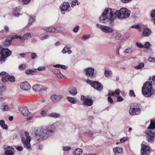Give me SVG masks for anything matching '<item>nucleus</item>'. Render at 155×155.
<instances>
[{"mask_svg":"<svg viewBox=\"0 0 155 155\" xmlns=\"http://www.w3.org/2000/svg\"><path fill=\"white\" fill-rule=\"evenodd\" d=\"M130 14V11L125 8H121L119 11L107 8L100 16L99 20L105 23L109 21H113L116 18L120 19L126 18L129 17Z\"/></svg>","mask_w":155,"mask_h":155,"instance_id":"f257e3e1","label":"nucleus"},{"mask_svg":"<svg viewBox=\"0 0 155 155\" xmlns=\"http://www.w3.org/2000/svg\"><path fill=\"white\" fill-rule=\"evenodd\" d=\"M55 129L56 127L53 124L41 127L36 130L35 138L38 141L47 140L54 134Z\"/></svg>","mask_w":155,"mask_h":155,"instance_id":"f03ea898","label":"nucleus"},{"mask_svg":"<svg viewBox=\"0 0 155 155\" xmlns=\"http://www.w3.org/2000/svg\"><path fill=\"white\" fill-rule=\"evenodd\" d=\"M150 80L143 84L142 89V94L147 97L155 94V76L150 77Z\"/></svg>","mask_w":155,"mask_h":155,"instance_id":"7ed1b4c3","label":"nucleus"},{"mask_svg":"<svg viewBox=\"0 0 155 155\" xmlns=\"http://www.w3.org/2000/svg\"><path fill=\"white\" fill-rule=\"evenodd\" d=\"M25 134L26 138L22 137L21 138V142L23 144L24 147L27 150L30 151L31 149L30 143L31 138L29 135V134L28 132H25Z\"/></svg>","mask_w":155,"mask_h":155,"instance_id":"20e7f679","label":"nucleus"},{"mask_svg":"<svg viewBox=\"0 0 155 155\" xmlns=\"http://www.w3.org/2000/svg\"><path fill=\"white\" fill-rule=\"evenodd\" d=\"M140 105L139 104L136 103H133L131 104L129 112L131 115L139 114L140 111Z\"/></svg>","mask_w":155,"mask_h":155,"instance_id":"39448f33","label":"nucleus"},{"mask_svg":"<svg viewBox=\"0 0 155 155\" xmlns=\"http://www.w3.org/2000/svg\"><path fill=\"white\" fill-rule=\"evenodd\" d=\"M86 82L90 84L92 87L98 91H101L103 89V85L98 81H92L90 80H87Z\"/></svg>","mask_w":155,"mask_h":155,"instance_id":"423d86ee","label":"nucleus"},{"mask_svg":"<svg viewBox=\"0 0 155 155\" xmlns=\"http://www.w3.org/2000/svg\"><path fill=\"white\" fill-rule=\"evenodd\" d=\"M70 5L68 2H65L62 3L60 6V9L61 10V13L63 14H65V12H69L70 10L69 8Z\"/></svg>","mask_w":155,"mask_h":155,"instance_id":"0eeeda50","label":"nucleus"},{"mask_svg":"<svg viewBox=\"0 0 155 155\" xmlns=\"http://www.w3.org/2000/svg\"><path fill=\"white\" fill-rule=\"evenodd\" d=\"M150 149V148L148 146L145 145L144 142H143L141 144V155H148Z\"/></svg>","mask_w":155,"mask_h":155,"instance_id":"6e6552de","label":"nucleus"},{"mask_svg":"<svg viewBox=\"0 0 155 155\" xmlns=\"http://www.w3.org/2000/svg\"><path fill=\"white\" fill-rule=\"evenodd\" d=\"M64 96L61 94H52L50 97V99L54 102H58L63 99Z\"/></svg>","mask_w":155,"mask_h":155,"instance_id":"1a4fd4ad","label":"nucleus"},{"mask_svg":"<svg viewBox=\"0 0 155 155\" xmlns=\"http://www.w3.org/2000/svg\"><path fill=\"white\" fill-rule=\"evenodd\" d=\"M61 30H59L58 29L56 28L55 27L53 26H50L44 29L47 32L52 33H57L60 31H62L64 30V29L63 27H60Z\"/></svg>","mask_w":155,"mask_h":155,"instance_id":"9d476101","label":"nucleus"},{"mask_svg":"<svg viewBox=\"0 0 155 155\" xmlns=\"http://www.w3.org/2000/svg\"><path fill=\"white\" fill-rule=\"evenodd\" d=\"M87 76L91 78L94 77V69L93 67H88L84 69Z\"/></svg>","mask_w":155,"mask_h":155,"instance_id":"9b49d317","label":"nucleus"},{"mask_svg":"<svg viewBox=\"0 0 155 155\" xmlns=\"http://www.w3.org/2000/svg\"><path fill=\"white\" fill-rule=\"evenodd\" d=\"M145 133L147 136V139L148 140L151 142H153L155 138V134L151 131L148 130L146 131Z\"/></svg>","mask_w":155,"mask_h":155,"instance_id":"f8f14e48","label":"nucleus"},{"mask_svg":"<svg viewBox=\"0 0 155 155\" xmlns=\"http://www.w3.org/2000/svg\"><path fill=\"white\" fill-rule=\"evenodd\" d=\"M12 54V51L8 49L5 48H2L1 51V55H2L5 58L10 56Z\"/></svg>","mask_w":155,"mask_h":155,"instance_id":"ddd939ff","label":"nucleus"},{"mask_svg":"<svg viewBox=\"0 0 155 155\" xmlns=\"http://www.w3.org/2000/svg\"><path fill=\"white\" fill-rule=\"evenodd\" d=\"M81 100L84 101L83 104L84 105L90 106L93 104V101L92 100L86 98L84 96H81Z\"/></svg>","mask_w":155,"mask_h":155,"instance_id":"4468645a","label":"nucleus"},{"mask_svg":"<svg viewBox=\"0 0 155 155\" xmlns=\"http://www.w3.org/2000/svg\"><path fill=\"white\" fill-rule=\"evenodd\" d=\"M4 149L5 150V153L6 155H13L14 153L13 152L14 150V149L12 147L5 146Z\"/></svg>","mask_w":155,"mask_h":155,"instance_id":"2eb2a0df","label":"nucleus"},{"mask_svg":"<svg viewBox=\"0 0 155 155\" xmlns=\"http://www.w3.org/2000/svg\"><path fill=\"white\" fill-rule=\"evenodd\" d=\"M20 87L22 89L25 91H28L30 88V84L26 81L21 83L20 84Z\"/></svg>","mask_w":155,"mask_h":155,"instance_id":"dca6fc26","label":"nucleus"},{"mask_svg":"<svg viewBox=\"0 0 155 155\" xmlns=\"http://www.w3.org/2000/svg\"><path fill=\"white\" fill-rule=\"evenodd\" d=\"M19 110L21 114L24 116H27L31 114L30 112L26 107H23L20 108Z\"/></svg>","mask_w":155,"mask_h":155,"instance_id":"f3484780","label":"nucleus"},{"mask_svg":"<svg viewBox=\"0 0 155 155\" xmlns=\"http://www.w3.org/2000/svg\"><path fill=\"white\" fill-rule=\"evenodd\" d=\"M113 151L115 155H121L123 153V149L122 147H115L113 148Z\"/></svg>","mask_w":155,"mask_h":155,"instance_id":"a211bd4d","label":"nucleus"},{"mask_svg":"<svg viewBox=\"0 0 155 155\" xmlns=\"http://www.w3.org/2000/svg\"><path fill=\"white\" fill-rule=\"evenodd\" d=\"M151 30L147 28H144L143 30V32L141 35L143 37H148L151 34Z\"/></svg>","mask_w":155,"mask_h":155,"instance_id":"6ab92c4d","label":"nucleus"},{"mask_svg":"<svg viewBox=\"0 0 155 155\" xmlns=\"http://www.w3.org/2000/svg\"><path fill=\"white\" fill-rule=\"evenodd\" d=\"M8 74L5 71H2L0 73V78L3 82H5L7 81V78Z\"/></svg>","mask_w":155,"mask_h":155,"instance_id":"aec40b11","label":"nucleus"},{"mask_svg":"<svg viewBox=\"0 0 155 155\" xmlns=\"http://www.w3.org/2000/svg\"><path fill=\"white\" fill-rule=\"evenodd\" d=\"M102 28V29L101 31L105 33H110L113 32L114 31V30L113 28L109 26L103 25Z\"/></svg>","mask_w":155,"mask_h":155,"instance_id":"412c9836","label":"nucleus"},{"mask_svg":"<svg viewBox=\"0 0 155 155\" xmlns=\"http://www.w3.org/2000/svg\"><path fill=\"white\" fill-rule=\"evenodd\" d=\"M52 72L55 74L58 78H61L64 75L61 74L60 71L58 69H54L52 71Z\"/></svg>","mask_w":155,"mask_h":155,"instance_id":"4be33fe9","label":"nucleus"},{"mask_svg":"<svg viewBox=\"0 0 155 155\" xmlns=\"http://www.w3.org/2000/svg\"><path fill=\"white\" fill-rule=\"evenodd\" d=\"M69 94H71L72 96H75L77 94V91L76 89L73 87H70L68 91Z\"/></svg>","mask_w":155,"mask_h":155,"instance_id":"5701e85b","label":"nucleus"},{"mask_svg":"<svg viewBox=\"0 0 155 155\" xmlns=\"http://www.w3.org/2000/svg\"><path fill=\"white\" fill-rule=\"evenodd\" d=\"M0 108L3 111H8L10 109V108L8 107V104L5 103H3L2 104Z\"/></svg>","mask_w":155,"mask_h":155,"instance_id":"b1692460","label":"nucleus"},{"mask_svg":"<svg viewBox=\"0 0 155 155\" xmlns=\"http://www.w3.org/2000/svg\"><path fill=\"white\" fill-rule=\"evenodd\" d=\"M48 116L51 118H59L61 117V115L59 113L52 112L48 114Z\"/></svg>","mask_w":155,"mask_h":155,"instance_id":"393cba45","label":"nucleus"},{"mask_svg":"<svg viewBox=\"0 0 155 155\" xmlns=\"http://www.w3.org/2000/svg\"><path fill=\"white\" fill-rule=\"evenodd\" d=\"M35 19V18L34 16L29 15V18L28 19V23L27 26V27H28L32 24Z\"/></svg>","mask_w":155,"mask_h":155,"instance_id":"a878e982","label":"nucleus"},{"mask_svg":"<svg viewBox=\"0 0 155 155\" xmlns=\"http://www.w3.org/2000/svg\"><path fill=\"white\" fill-rule=\"evenodd\" d=\"M134 51L133 48L129 47L125 49L124 51V53L125 54H132L134 52Z\"/></svg>","mask_w":155,"mask_h":155,"instance_id":"bb28decb","label":"nucleus"},{"mask_svg":"<svg viewBox=\"0 0 155 155\" xmlns=\"http://www.w3.org/2000/svg\"><path fill=\"white\" fill-rule=\"evenodd\" d=\"M0 125L2 129L5 130H8V126L6 124H5L4 120H0Z\"/></svg>","mask_w":155,"mask_h":155,"instance_id":"cd10ccee","label":"nucleus"},{"mask_svg":"<svg viewBox=\"0 0 155 155\" xmlns=\"http://www.w3.org/2000/svg\"><path fill=\"white\" fill-rule=\"evenodd\" d=\"M105 76L107 78H109L112 74V71L109 70H105L104 72Z\"/></svg>","mask_w":155,"mask_h":155,"instance_id":"c85d7f7f","label":"nucleus"},{"mask_svg":"<svg viewBox=\"0 0 155 155\" xmlns=\"http://www.w3.org/2000/svg\"><path fill=\"white\" fill-rule=\"evenodd\" d=\"M148 129L150 130H153L155 129V120H152L150 123L148 127Z\"/></svg>","mask_w":155,"mask_h":155,"instance_id":"c756f323","label":"nucleus"},{"mask_svg":"<svg viewBox=\"0 0 155 155\" xmlns=\"http://www.w3.org/2000/svg\"><path fill=\"white\" fill-rule=\"evenodd\" d=\"M6 89L5 83L3 82L2 86L0 85V95H2L3 94V93L6 91Z\"/></svg>","mask_w":155,"mask_h":155,"instance_id":"7c9ffc66","label":"nucleus"},{"mask_svg":"<svg viewBox=\"0 0 155 155\" xmlns=\"http://www.w3.org/2000/svg\"><path fill=\"white\" fill-rule=\"evenodd\" d=\"M83 152V150L80 148L76 149L75 151L73 152V154L74 155H80L82 154Z\"/></svg>","mask_w":155,"mask_h":155,"instance_id":"2f4dec72","label":"nucleus"},{"mask_svg":"<svg viewBox=\"0 0 155 155\" xmlns=\"http://www.w3.org/2000/svg\"><path fill=\"white\" fill-rule=\"evenodd\" d=\"M67 99L70 102L73 104H75L77 102L76 99L74 98L68 97Z\"/></svg>","mask_w":155,"mask_h":155,"instance_id":"473e14b6","label":"nucleus"},{"mask_svg":"<svg viewBox=\"0 0 155 155\" xmlns=\"http://www.w3.org/2000/svg\"><path fill=\"white\" fill-rule=\"evenodd\" d=\"M144 64L143 62H140L139 64L137 66L134 67L135 69H140L144 68Z\"/></svg>","mask_w":155,"mask_h":155,"instance_id":"72a5a7b5","label":"nucleus"},{"mask_svg":"<svg viewBox=\"0 0 155 155\" xmlns=\"http://www.w3.org/2000/svg\"><path fill=\"white\" fill-rule=\"evenodd\" d=\"M29 37H31V34L30 33H26L23 37L22 42H23L25 40L28 39Z\"/></svg>","mask_w":155,"mask_h":155,"instance_id":"f704fd0d","label":"nucleus"},{"mask_svg":"<svg viewBox=\"0 0 155 155\" xmlns=\"http://www.w3.org/2000/svg\"><path fill=\"white\" fill-rule=\"evenodd\" d=\"M80 4V3L78 1V0H73L71 2V7L73 8L77 5H78Z\"/></svg>","mask_w":155,"mask_h":155,"instance_id":"c9c22d12","label":"nucleus"},{"mask_svg":"<svg viewBox=\"0 0 155 155\" xmlns=\"http://www.w3.org/2000/svg\"><path fill=\"white\" fill-rule=\"evenodd\" d=\"M12 38L10 39H6L4 42V45L5 46H9L12 41Z\"/></svg>","mask_w":155,"mask_h":155,"instance_id":"e433bc0d","label":"nucleus"},{"mask_svg":"<svg viewBox=\"0 0 155 155\" xmlns=\"http://www.w3.org/2000/svg\"><path fill=\"white\" fill-rule=\"evenodd\" d=\"M40 86L38 84H35L32 87V89L35 92L39 91Z\"/></svg>","mask_w":155,"mask_h":155,"instance_id":"4c0bfd02","label":"nucleus"},{"mask_svg":"<svg viewBox=\"0 0 155 155\" xmlns=\"http://www.w3.org/2000/svg\"><path fill=\"white\" fill-rule=\"evenodd\" d=\"M151 16L153 20L154 21V24H155V9L152 10L151 13Z\"/></svg>","mask_w":155,"mask_h":155,"instance_id":"58836bf2","label":"nucleus"},{"mask_svg":"<svg viewBox=\"0 0 155 155\" xmlns=\"http://www.w3.org/2000/svg\"><path fill=\"white\" fill-rule=\"evenodd\" d=\"M12 40L15 39V38H18L19 39H20L21 41V42H22V38H23V37H21L20 36L17 35H15L14 36H12L11 37Z\"/></svg>","mask_w":155,"mask_h":155,"instance_id":"ea45409f","label":"nucleus"},{"mask_svg":"<svg viewBox=\"0 0 155 155\" xmlns=\"http://www.w3.org/2000/svg\"><path fill=\"white\" fill-rule=\"evenodd\" d=\"M15 77L12 76H10L7 77V81H9L11 82L15 81Z\"/></svg>","mask_w":155,"mask_h":155,"instance_id":"a19ab883","label":"nucleus"},{"mask_svg":"<svg viewBox=\"0 0 155 155\" xmlns=\"http://www.w3.org/2000/svg\"><path fill=\"white\" fill-rule=\"evenodd\" d=\"M71 148L70 147L63 146L62 147V150L64 151H68L70 150Z\"/></svg>","mask_w":155,"mask_h":155,"instance_id":"79ce46f5","label":"nucleus"},{"mask_svg":"<svg viewBox=\"0 0 155 155\" xmlns=\"http://www.w3.org/2000/svg\"><path fill=\"white\" fill-rule=\"evenodd\" d=\"M129 95L130 97H135V95L133 90H130L129 92Z\"/></svg>","mask_w":155,"mask_h":155,"instance_id":"37998d69","label":"nucleus"},{"mask_svg":"<svg viewBox=\"0 0 155 155\" xmlns=\"http://www.w3.org/2000/svg\"><path fill=\"white\" fill-rule=\"evenodd\" d=\"M1 57H0V64H2L5 61V58H6L2 56V55H1Z\"/></svg>","mask_w":155,"mask_h":155,"instance_id":"c03bdc74","label":"nucleus"},{"mask_svg":"<svg viewBox=\"0 0 155 155\" xmlns=\"http://www.w3.org/2000/svg\"><path fill=\"white\" fill-rule=\"evenodd\" d=\"M148 61L152 63L155 62V58L154 57H150L148 59Z\"/></svg>","mask_w":155,"mask_h":155,"instance_id":"a18cd8bd","label":"nucleus"},{"mask_svg":"<svg viewBox=\"0 0 155 155\" xmlns=\"http://www.w3.org/2000/svg\"><path fill=\"white\" fill-rule=\"evenodd\" d=\"M150 44L149 42H146L144 45H143V47L145 48H148L150 47Z\"/></svg>","mask_w":155,"mask_h":155,"instance_id":"49530a36","label":"nucleus"},{"mask_svg":"<svg viewBox=\"0 0 155 155\" xmlns=\"http://www.w3.org/2000/svg\"><path fill=\"white\" fill-rule=\"evenodd\" d=\"M26 67V65L25 64H21L19 66V68L21 70L24 69Z\"/></svg>","mask_w":155,"mask_h":155,"instance_id":"de8ad7c7","label":"nucleus"},{"mask_svg":"<svg viewBox=\"0 0 155 155\" xmlns=\"http://www.w3.org/2000/svg\"><path fill=\"white\" fill-rule=\"evenodd\" d=\"M136 45L137 46L140 48H142L143 47V45L140 43L137 42L136 43Z\"/></svg>","mask_w":155,"mask_h":155,"instance_id":"09e8293b","label":"nucleus"},{"mask_svg":"<svg viewBox=\"0 0 155 155\" xmlns=\"http://www.w3.org/2000/svg\"><path fill=\"white\" fill-rule=\"evenodd\" d=\"M90 37V35H84L82 37V39H84V40H85L89 38Z\"/></svg>","mask_w":155,"mask_h":155,"instance_id":"8fccbe9b","label":"nucleus"},{"mask_svg":"<svg viewBox=\"0 0 155 155\" xmlns=\"http://www.w3.org/2000/svg\"><path fill=\"white\" fill-rule=\"evenodd\" d=\"M79 28V27L78 25L76 26L73 29V31L75 33L77 32L78 31V29Z\"/></svg>","mask_w":155,"mask_h":155,"instance_id":"3c124183","label":"nucleus"},{"mask_svg":"<svg viewBox=\"0 0 155 155\" xmlns=\"http://www.w3.org/2000/svg\"><path fill=\"white\" fill-rule=\"evenodd\" d=\"M31 58L33 59H35L37 58V55L35 53H33L31 54Z\"/></svg>","mask_w":155,"mask_h":155,"instance_id":"603ef678","label":"nucleus"},{"mask_svg":"<svg viewBox=\"0 0 155 155\" xmlns=\"http://www.w3.org/2000/svg\"><path fill=\"white\" fill-rule=\"evenodd\" d=\"M127 140V137H123L120 139V141L121 143H124V142L126 141Z\"/></svg>","mask_w":155,"mask_h":155,"instance_id":"864d4df0","label":"nucleus"},{"mask_svg":"<svg viewBox=\"0 0 155 155\" xmlns=\"http://www.w3.org/2000/svg\"><path fill=\"white\" fill-rule=\"evenodd\" d=\"M120 91L119 89H116L115 91L114 92V95H119L120 94Z\"/></svg>","mask_w":155,"mask_h":155,"instance_id":"5fc2aeb1","label":"nucleus"},{"mask_svg":"<svg viewBox=\"0 0 155 155\" xmlns=\"http://www.w3.org/2000/svg\"><path fill=\"white\" fill-rule=\"evenodd\" d=\"M34 71H33L31 70L28 69L25 71V72L27 74H30L32 73L33 72H34Z\"/></svg>","mask_w":155,"mask_h":155,"instance_id":"6e6d98bb","label":"nucleus"},{"mask_svg":"<svg viewBox=\"0 0 155 155\" xmlns=\"http://www.w3.org/2000/svg\"><path fill=\"white\" fill-rule=\"evenodd\" d=\"M42 117H45L46 116V114H47V112L45 110H42L41 111L40 113Z\"/></svg>","mask_w":155,"mask_h":155,"instance_id":"4d7b16f0","label":"nucleus"},{"mask_svg":"<svg viewBox=\"0 0 155 155\" xmlns=\"http://www.w3.org/2000/svg\"><path fill=\"white\" fill-rule=\"evenodd\" d=\"M45 68L44 66L43 67H38L37 69V70L39 71H41L42 70H45Z\"/></svg>","mask_w":155,"mask_h":155,"instance_id":"13d9d810","label":"nucleus"},{"mask_svg":"<svg viewBox=\"0 0 155 155\" xmlns=\"http://www.w3.org/2000/svg\"><path fill=\"white\" fill-rule=\"evenodd\" d=\"M123 100V98L121 96H119L117 98V101L118 102H121Z\"/></svg>","mask_w":155,"mask_h":155,"instance_id":"bf43d9fd","label":"nucleus"},{"mask_svg":"<svg viewBox=\"0 0 155 155\" xmlns=\"http://www.w3.org/2000/svg\"><path fill=\"white\" fill-rule=\"evenodd\" d=\"M64 47L66 49H67V50H68L71 49V46L70 44H67Z\"/></svg>","mask_w":155,"mask_h":155,"instance_id":"052dcab7","label":"nucleus"},{"mask_svg":"<svg viewBox=\"0 0 155 155\" xmlns=\"http://www.w3.org/2000/svg\"><path fill=\"white\" fill-rule=\"evenodd\" d=\"M107 100H108V102H109L111 104H112L113 103V100H112V98H111V97H108Z\"/></svg>","mask_w":155,"mask_h":155,"instance_id":"680f3d73","label":"nucleus"},{"mask_svg":"<svg viewBox=\"0 0 155 155\" xmlns=\"http://www.w3.org/2000/svg\"><path fill=\"white\" fill-rule=\"evenodd\" d=\"M16 149L18 151H21L22 150L23 147L22 146H19L16 147Z\"/></svg>","mask_w":155,"mask_h":155,"instance_id":"e2e57ef3","label":"nucleus"},{"mask_svg":"<svg viewBox=\"0 0 155 155\" xmlns=\"http://www.w3.org/2000/svg\"><path fill=\"white\" fill-rule=\"evenodd\" d=\"M67 49H66L64 47L62 50V52L63 54H65L67 52Z\"/></svg>","mask_w":155,"mask_h":155,"instance_id":"0e129e2a","label":"nucleus"},{"mask_svg":"<svg viewBox=\"0 0 155 155\" xmlns=\"http://www.w3.org/2000/svg\"><path fill=\"white\" fill-rule=\"evenodd\" d=\"M103 26V25H101L100 24H96V27L97 28H100L101 29V30L102 29V27Z\"/></svg>","mask_w":155,"mask_h":155,"instance_id":"69168bd1","label":"nucleus"},{"mask_svg":"<svg viewBox=\"0 0 155 155\" xmlns=\"http://www.w3.org/2000/svg\"><path fill=\"white\" fill-rule=\"evenodd\" d=\"M47 88L46 87H42L40 89V91H46L47 90Z\"/></svg>","mask_w":155,"mask_h":155,"instance_id":"338daca9","label":"nucleus"},{"mask_svg":"<svg viewBox=\"0 0 155 155\" xmlns=\"http://www.w3.org/2000/svg\"><path fill=\"white\" fill-rule=\"evenodd\" d=\"M60 67L64 69H66L67 68V67L65 65H61Z\"/></svg>","mask_w":155,"mask_h":155,"instance_id":"774afa93","label":"nucleus"}]
</instances>
